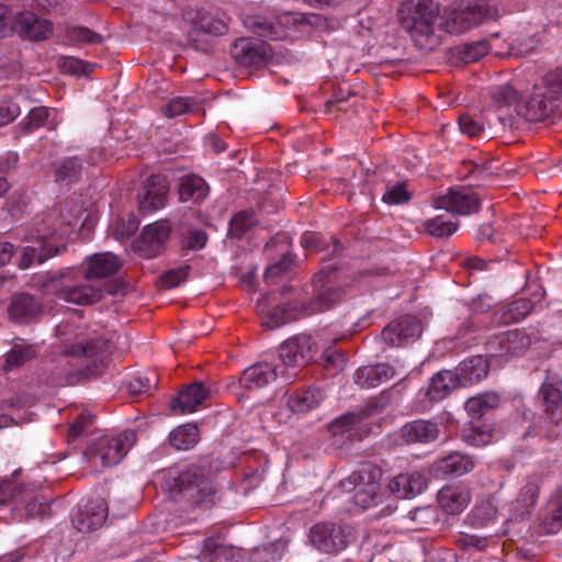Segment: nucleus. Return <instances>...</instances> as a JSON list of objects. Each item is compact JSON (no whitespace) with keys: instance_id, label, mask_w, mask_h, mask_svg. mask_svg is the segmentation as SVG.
Wrapping results in <instances>:
<instances>
[{"instance_id":"6e6552de","label":"nucleus","mask_w":562,"mask_h":562,"mask_svg":"<svg viewBox=\"0 0 562 562\" xmlns=\"http://www.w3.org/2000/svg\"><path fill=\"white\" fill-rule=\"evenodd\" d=\"M313 296L308 302L300 301L304 316H311L315 313L325 312L340 302L344 296L341 288L330 283L328 274L326 278L323 271L318 272L313 279Z\"/></svg>"},{"instance_id":"7ed1b4c3","label":"nucleus","mask_w":562,"mask_h":562,"mask_svg":"<svg viewBox=\"0 0 562 562\" xmlns=\"http://www.w3.org/2000/svg\"><path fill=\"white\" fill-rule=\"evenodd\" d=\"M400 23L422 50H432L445 34V18L434 0H405L400 9Z\"/></svg>"},{"instance_id":"4be33fe9","label":"nucleus","mask_w":562,"mask_h":562,"mask_svg":"<svg viewBox=\"0 0 562 562\" xmlns=\"http://www.w3.org/2000/svg\"><path fill=\"white\" fill-rule=\"evenodd\" d=\"M426 486V479L418 472L398 474L387 485L390 493L397 498L414 497L420 494Z\"/></svg>"},{"instance_id":"ddd939ff","label":"nucleus","mask_w":562,"mask_h":562,"mask_svg":"<svg viewBox=\"0 0 562 562\" xmlns=\"http://www.w3.org/2000/svg\"><path fill=\"white\" fill-rule=\"evenodd\" d=\"M268 294L258 300L257 308L261 315V323L268 329H274L289 322L304 317L299 300L278 305L271 310H267Z\"/></svg>"},{"instance_id":"603ef678","label":"nucleus","mask_w":562,"mask_h":562,"mask_svg":"<svg viewBox=\"0 0 562 562\" xmlns=\"http://www.w3.org/2000/svg\"><path fill=\"white\" fill-rule=\"evenodd\" d=\"M199 30L213 36H220L227 32V22L222 18L207 14L201 18Z\"/></svg>"},{"instance_id":"c756f323","label":"nucleus","mask_w":562,"mask_h":562,"mask_svg":"<svg viewBox=\"0 0 562 562\" xmlns=\"http://www.w3.org/2000/svg\"><path fill=\"white\" fill-rule=\"evenodd\" d=\"M438 502L448 514L456 515L464 510L468 506L470 493L464 488L443 487L439 491Z\"/></svg>"},{"instance_id":"aec40b11","label":"nucleus","mask_w":562,"mask_h":562,"mask_svg":"<svg viewBox=\"0 0 562 562\" xmlns=\"http://www.w3.org/2000/svg\"><path fill=\"white\" fill-rule=\"evenodd\" d=\"M15 29L19 35L33 42L45 41L53 34V23L33 12H23L16 16Z\"/></svg>"},{"instance_id":"a18cd8bd","label":"nucleus","mask_w":562,"mask_h":562,"mask_svg":"<svg viewBox=\"0 0 562 562\" xmlns=\"http://www.w3.org/2000/svg\"><path fill=\"white\" fill-rule=\"evenodd\" d=\"M66 40L74 45L99 44L102 36L83 26H68L65 31Z\"/></svg>"},{"instance_id":"6ab92c4d","label":"nucleus","mask_w":562,"mask_h":562,"mask_svg":"<svg viewBox=\"0 0 562 562\" xmlns=\"http://www.w3.org/2000/svg\"><path fill=\"white\" fill-rule=\"evenodd\" d=\"M310 540L316 549L327 553L337 552L347 546L341 529L330 522L313 526L310 531Z\"/></svg>"},{"instance_id":"1a4fd4ad","label":"nucleus","mask_w":562,"mask_h":562,"mask_svg":"<svg viewBox=\"0 0 562 562\" xmlns=\"http://www.w3.org/2000/svg\"><path fill=\"white\" fill-rule=\"evenodd\" d=\"M231 55L240 66L260 67L272 58L273 50L265 41L240 37L232 44Z\"/></svg>"},{"instance_id":"09e8293b","label":"nucleus","mask_w":562,"mask_h":562,"mask_svg":"<svg viewBox=\"0 0 562 562\" xmlns=\"http://www.w3.org/2000/svg\"><path fill=\"white\" fill-rule=\"evenodd\" d=\"M55 254L56 250H53L52 248L46 249L45 247H25L23 249L19 266L20 268L25 269L35 261L38 263L44 262L47 258L54 256Z\"/></svg>"},{"instance_id":"412c9836","label":"nucleus","mask_w":562,"mask_h":562,"mask_svg":"<svg viewBox=\"0 0 562 562\" xmlns=\"http://www.w3.org/2000/svg\"><path fill=\"white\" fill-rule=\"evenodd\" d=\"M474 468L473 459L468 454L460 452H452L439 460L431 465V473L436 477H442L447 475L460 476L469 473Z\"/></svg>"},{"instance_id":"f03ea898","label":"nucleus","mask_w":562,"mask_h":562,"mask_svg":"<svg viewBox=\"0 0 562 562\" xmlns=\"http://www.w3.org/2000/svg\"><path fill=\"white\" fill-rule=\"evenodd\" d=\"M121 265L120 259L111 252L95 254L89 258L80 277L67 269L47 274L41 288L46 294H55L67 303L94 304L103 299L101 283L95 280L114 274Z\"/></svg>"},{"instance_id":"37998d69","label":"nucleus","mask_w":562,"mask_h":562,"mask_svg":"<svg viewBox=\"0 0 562 562\" xmlns=\"http://www.w3.org/2000/svg\"><path fill=\"white\" fill-rule=\"evenodd\" d=\"M539 496V486L535 482H528L525 484L514 504L515 510L518 516H524L529 513V508L532 507Z\"/></svg>"},{"instance_id":"e433bc0d","label":"nucleus","mask_w":562,"mask_h":562,"mask_svg":"<svg viewBox=\"0 0 562 562\" xmlns=\"http://www.w3.org/2000/svg\"><path fill=\"white\" fill-rule=\"evenodd\" d=\"M207 193L205 181L196 176L184 178L179 187V198L183 202L199 201Z\"/></svg>"},{"instance_id":"4d7b16f0","label":"nucleus","mask_w":562,"mask_h":562,"mask_svg":"<svg viewBox=\"0 0 562 562\" xmlns=\"http://www.w3.org/2000/svg\"><path fill=\"white\" fill-rule=\"evenodd\" d=\"M49 113V110L45 106L32 109L26 119L24 120V128L29 132H32L45 125V123L48 120Z\"/></svg>"},{"instance_id":"c9c22d12","label":"nucleus","mask_w":562,"mask_h":562,"mask_svg":"<svg viewBox=\"0 0 562 562\" xmlns=\"http://www.w3.org/2000/svg\"><path fill=\"white\" fill-rule=\"evenodd\" d=\"M499 405V397L496 393H484L469 398L465 403L468 414L480 419L487 411L496 408Z\"/></svg>"},{"instance_id":"f8f14e48","label":"nucleus","mask_w":562,"mask_h":562,"mask_svg":"<svg viewBox=\"0 0 562 562\" xmlns=\"http://www.w3.org/2000/svg\"><path fill=\"white\" fill-rule=\"evenodd\" d=\"M481 200L471 189H450L446 194L435 200L437 209L446 210L458 215H469L477 212Z\"/></svg>"},{"instance_id":"423d86ee","label":"nucleus","mask_w":562,"mask_h":562,"mask_svg":"<svg viewBox=\"0 0 562 562\" xmlns=\"http://www.w3.org/2000/svg\"><path fill=\"white\" fill-rule=\"evenodd\" d=\"M382 475V470L378 467H363L341 481V486L353 491L356 505L363 509L370 508L383 502Z\"/></svg>"},{"instance_id":"f704fd0d","label":"nucleus","mask_w":562,"mask_h":562,"mask_svg":"<svg viewBox=\"0 0 562 562\" xmlns=\"http://www.w3.org/2000/svg\"><path fill=\"white\" fill-rule=\"evenodd\" d=\"M323 400L322 393L316 389H308L290 395L288 406L295 413H305L316 407Z\"/></svg>"},{"instance_id":"473e14b6","label":"nucleus","mask_w":562,"mask_h":562,"mask_svg":"<svg viewBox=\"0 0 562 562\" xmlns=\"http://www.w3.org/2000/svg\"><path fill=\"white\" fill-rule=\"evenodd\" d=\"M530 345V338L521 330H508L501 336L499 346L505 355L516 357L524 353Z\"/></svg>"},{"instance_id":"bb28decb","label":"nucleus","mask_w":562,"mask_h":562,"mask_svg":"<svg viewBox=\"0 0 562 562\" xmlns=\"http://www.w3.org/2000/svg\"><path fill=\"white\" fill-rule=\"evenodd\" d=\"M461 386L462 384L456 371L441 370L430 379L426 396L431 401H440L450 394L451 391Z\"/></svg>"},{"instance_id":"f3484780","label":"nucleus","mask_w":562,"mask_h":562,"mask_svg":"<svg viewBox=\"0 0 562 562\" xmlns=\"http://www.w3.org/2000/svg\"><path fill=\"white\" fill-rule=\"evenodd\" d=\"M167 192L165 179L160 176H150L137 195L139 212L146 215L161 209L166 203Z\"/></svg>"},{"instance_id":"49530a36","label":"nucleus","mask_w":562,"mask_h":562,"mask_svg":"<svg viewBox=\"0 0 562 562\" xmlns=\"http://www.w3.org/2000/svg\"><path fill=\"white\" fill-rule=\"evenodd\" d=\"M255 224L256 220L251 213L239 212L231 220L228 235L233 238H240Z\"/></svg>"},{"instance_id":"8fccbe9b","label":"nucleus","mask_w":562,"mask_h":562,"mask_svg":"<svg viewBox=\"0 0 562 562\" xmlns=\"http://www.w3.org/2000/svg\"><path fill=\"white\" fill-rule=\"evenodd\" d=\"M189 266L170 269L164 272L158 280V286L164 290L178 286L187 280L189 274Z\"/></svg>"},{"instance_id":"9d476101","label":"nucleus","mask_w":562,"mask_h":562,"mask_svg":"<svg viewBox=\"0 0 562 562\" xmlns=\"http://www.w3.org/2000/svg\"><path fill=\"white\" fill-rule=\"evenodd\" d=\"M65 346L61 350V357L86 358L93 362H103L110 352V341L103 337L95 336L90 339H78L75 341L70 337L64 339Z\"/></svg>"},{"instance_id":"b1692460","label":"nucleus","mask_w":562,"mask_h":562,"mask_svg":"<svg viewBox=\"0 0 562 562\" xmlns=\"http://www.w3.org/2000/svg\"><path fill=\"white\" fill-rule=\"evenodd\" d=\"M210 394L211 390L206 389L202 382H193L172 400L171 409H178L181 414L193 413Z\"/></svg>"},{"instance_id":"72a5a7b5","label":"nucleus","mask_w":562,"mask_h":562,"mask_svg":"<svg viewBox=\"0 0 562 562\" xmlns=\"http://www.w3.org/2000/svg\"><path fill=\"white\" fill-rule=\"evenodd\" d=\"M199 439V429L192 424L179 426L169 435L170 445L177 450H189L198 443Z\"/></svg>"},{"instance_id":"a878e982","label":"nucleus","mask_w":562,"mask_h":562,"mask_svg":"<svg viewBox=\"0 0 562 562\" xmlns=\"http://www.w3.org/2000/svg\"><path fill=\"white\" fill-rule=\"evenodd\" d=\"M42 312V304L31 294L19 293L12 297L8 307L10 318L15 322H27L37 317Z\"/></svg>"},{"instance_id":"0e129e2a","label":"nucleus","mask_w":562,"mask_h":562,"mask_svg":"<svg viewBox=\"0 0 562 562\" xmlns=\"http://www.w3.org/2000/svg\"><path fill=\"white\" fill-rule=\"evenodd\" d=\"M138 227V222L135 218L128 220L125 224L124 221H117L112 227V234L115 239L123 240L133 235Z\"/></svg>"},{"instance_id":"39448f33","label":"nucleus","mask_w":562,"mask_h":562,"mask_svg":"<svg viewBox=\"0 0 562 562\" xmlns=\"http://www.w3.org/2000/svg\"><path fill=\"white\" fill-rule=\"evenodd\" d=\"M136 442V432L125 430L115 437L95 439L86 450L85 457L95 471L117 464Z\"/></svg>"},{"instance_id":"58836bf2","label":"nucleus","mask_w":562,"mask_h":562,"mask_svg":"<svg viewBox=\"0 0 562 562\" xmlns=\"http://www.w3.org/2000/svg\"><path fill=\"white\" fill-rule=\"evenodd\" d=\"M487 41L464 43L453 48V54L464 64L475 63L488 53Z\"/></svg>"},{"instance_id":"5701e85b","label":"nucleus","mask_w":562,"mask_h":562,"mask_svg":"<svg viewBox=\"0 0 562 562\" xmlns=\"http://www.w3.org/2000/svg\"><path fill=\"white\" fill-rule=\"evenodd\" d=\"M277 367L269 362H258L243 371L239 383L249 391L265 387L277 379Z\"/></svg>"},{"instance_id":"f257e3e1","label":"nucleus","mask_w":562,"mask_h":562,"mask_svg":"<svg viewBox=\"0 0 562 562\" xmlns=\"http://www.w3.org/2000/svg\"><path fill=\"white\" fill-rule=\"evenodd\" d=\"M492 98L499 106L497 116L486 122L493 133L519 128L521 123L546 121L562 106V66L546 72L527 98H520L510 85L496 87Z\"/></svg>"},{"instance_id":"a211bd4d","label":"nucleus","mask_w":562,"mask_h":562,"mask_svg":"<svg viewBox=\"0 0 562 562\" xmlns=\"http://www.w3.org/2000/svg\"><path fill=\"white\" fill-rule=\"evenodd\" d=\"M109 515L108 503L102 497L90 499L82 509L75 515L72 524L80 532H90L100 528Z\"/></svg>"},{"instance_id":"0eeeda50","label":"nucleus","mask_w":562,"mask_h":562,"mask_svg":"<svg viewBox=\"0 0 562 562\" xmlns=\"http://www.w3.org/2000/svg\"><path fill=\"white\" fill-rule=\"evenodd\" d=\"M497 7L491 0H471L468 4L445 19L446 33H462L486 21L497 20Z\"/></svg>"},{"instance_id":"5fc2aeb1","label":"nucleus","mask_w":562,"mask_h":562,"mask_svg":"<svg viewBox=\"0 0 562 562\" xmlns=\"http://www.w3.org/2000/svg\"><path fill=\"white\" fill-rule=\"evenodd\" d=\"M542 525L548 533H555L562 528V502L552 504V508L544 517Z\"/></svg>"},{"instance_id":"13d9d810","label":"nucleus","mask_w":562,"mask_h":562,"mask_svg":"<svg viewBox=\"0 0 562 562\" xmlns=\"http://www.w3.org/2000/svg\"><path fill=\"white\" fill-rule=\"evenodd\" d=\"M458 123L461 133L470 137L480 136L485 132V124L480 123L470 114L460 115Z\"/></svg>"},{"instance_id":"393cba45","label":"nucleus","mask_w":562,"mask_h":562,"mask_svg":"<svg viewBox=\"0 0 562 562\" xmlns=\"http://www.w3.org/2000/svg\"><path fill=\"white\" fill-rule=\"evenodd\" d=\"M456 373L462 384L467 386L485 379L490 372L488 359L482 355L464 359L456 368Z\"/></svg>"},{"instance_id":"20e7f679","label":"nucleus","mask_w":562,"mask_h":562,"mask_svg":"<svg viewBox=\"0 0 562 562\" xmlns=\"http://www.w3.org/2000/svg\"><path fill=\"white\" fill-rule=\"evenodd\" d=\"M167 485L181 501L192 506L209 508L214 504L215 490L200 467H190L176 475L169 473Z\"/></svg>"},{"instance_id":"052dcab7","label":"nucleus","mask_w":562,"mask_h":562,"mask_svg":"<svg viewBox=\"0 0 562 562\" xmlns=\"http://www.w3.org/2000/svg\"><path fill=\"white\" fill-rule=\"evenodd\" d=\"M250 562H277L281 554L274 544H268L262 548H256L250 553Z\"/></svg>"},{"instance_id":"79ce46f5","label":"nucleus","mask_w":562,"mask_h":562,"mask_svg":"<svg viewBox=\"0 0 562 562\" xmlns=\"http://www.w3.org/2000/svg\"><path fill=\"white\" fill-rule=\"evenodd\" d=\"M36 356L34 346L24 344H14L8 352L4 369L12 370L19 368Z\"/></svg>"},{"instance_id":"9b49d317","label":"nucleus","mask_w":562,"mask_h":562,"mask_svg":"<svg viewBox=\"0 0 562 562\" xmlns=\"http://www.w3.org/2000/svg\"><path fill=\"white\" fill-rule=\"evenodd\" d=\"M423 333L422 322L411 315H405L386 325L381 335L390 347H400L408 341H414Z\"/></svg>"},{"instance_id":"4468645a","label":"nucleus","mask_w":562,"mask_h":562,"mask_svg":"<svg viewBox=\"0 0 562 562\" xmlns=\"http://www.w3.org/2000/svg\"><path fill=\"white\" fill-rule=\"evenodd\" d=\"M539 396L544 407L546 418L554 425L562 422V379L555 373L548 372Z\"/></svg>"},{"instance_id":"7c9ffc66","label":"nucleus","mask_w":562,"mask_h":562,"mask_svg":"<svg viewBox=\"0 0 562 562\" xmlns=\"http://www.w3.org/2000/svg\"><path fill=\"white\" fill-rule=\"evenodd\" d=\"M9 499H13L16 504L30 501V504H27L29 516H34L37 506H40L37 502H33V492L30 488L5 481L0 485V504H5Z\"/></svg>"},{"instance_id":"c85d7f7f","label":"nucleus","mask_w":562,"mask_h":562,"mask_svg":"<svg viewBox=\"0 0 562 562\" xmlns=\"http://www.w3.org/2000/svg\"><path fill=\"white\" fill-rule=\"evenodd\" d=\"M244 25L256 35L265 40H281L285 36V30L274 20L265 16L251 15L244 20Z\"/></svg>"},{"instance_id":"ea45409f","label":"nucleus","mask_w":562,"mask_h":562,"mask_svg":"<svg viewBox=\"0 0 562 562\" xmlns=\"http://www.w3.org/2000/svg\"><path fill=\"white\" fill-rule=\"evenodd\" d=\"M203 552L210 562H229L234 558V549L225 546L220 538H207Z\"/></svg>"},{"instance_id":"cd10ccee","label":"nucleus","mask_w":562,"mask_h":562,"mask_svg":"<svg viewBox=\"0 0 562 562\" xmlns=\"http://www.w3.org/2000/svg\"><path fill=\"white\" fill-rule=\"evenodd\" d=\"M401 434L407 443H427L437 439L439 429L432 422L418 419L404 425Z\"/></svg>"},{"instance_id":"338daca9","label":"nucleus","mask_w":562,"mask_h":562,"mask_svg":"<svg viewBox=\"0 0 562 562\" xmlns=\"http://www.w3.org/2000/svg\"><path fill=\"white\" fill-rule=\"evenodd\" d=\"M61 67L65 72H69L76 76L87 75L89 65L77 58H66Z\"/></svg>"},{"instance_id":"774afa93","label":"nucleus","mask_w":562,"mask_h":562,"mask_svg":"<svg viewBox=\"0 0 562 562\" xmlns=\"http://www.w3.org/2000/svg\"><path fill=\"white\" fill-rule=\"evenodd\" d=\"M150 387V381L146 376H136L132 379L127 384V390L133 395L148 393Z\"/></svg>"},{"instance_id":"dca6fc26","label":"nucleus","mask_w":562,"mask_h":562,"mask_svg":"<svg viewBox=\"0 0 562 562\" xmlns=\"http://www.w3.org/2000/svg\"><path fill=\"white\" fill-rule=\"evenodd\" d=\"M169 235L170 225L167 221L149 224L144 228L140 238L136 241V249L144 257H156L164 249Z\"/></svg>"},{"instance_id":"e2e57ef3","label":"nucleus","mask_w":562,"mask_h":562,"mask_svg":"<svg viewBox=\"0 0 562 562\" xmlns=\"http://www.w3.org/2000/svg\"><path fill=\"white\" fill-rule=\"evenodd\" d=\"M497 509L491 502H482L480 505L475 506L472 512L473 519H475L480 525H483L490 520H493L496 517Z\"/></svg>"},{"instance_id":"6e6d98bb","label":"nucleus","mask_w":562,"mask_h":562,"mask_svg":"<svg viewBox=\"0 0 562 562\" xmlns=\"http://www.w3.org/2000/svg\"><path fill=\"white\" fill-rule=\"evenodd\" d=\"M411 199L409 193L406 190L404 183H395L389 186L383 194V202L386 204H400L405 203Z\"/></svg>"},{"instance_id":"680f3d73","label":"nucleus","mask_w":562,"mask_h":562,"mask_svg":"<svg viewBox=\"0 0 562 562\" xmlns=\"http://www.w3.org/2000/svg\"><path fill=\"white\" fill-rule=\"evenodd\" d=\"M207 236L202 229H190L182 239V247L189 250H200L205 246Z\"/></svg>"},{"instance_id":"2f4dec72","label":"nucleus","mask_w":562,"mask_h":562,"mask_svg":"<svg viewBox=\"0 0 562 562\" xmlns=\"http://www.w3.org/2000/svg\"><path fill=\"white\" fill-rule=\"evenodd\" d=\"M55 181L61 187H68L79 180L82 172L81 162L75 158H65L54 164Z\"/></svg>"},{"instance_id":"864d4df0","label":"nucleus","mask_w":562,"mask_h":562,"mask_svg":"<svg viewBox=\"0 0 562 562\" xmlns=\"http://www.w3.org/2000/svg\"><path fill=\"white\" fill-rule=\"evenodd\" d=\"M194 103L189 98L177 97L171 99L164 108L162 113L165 116L172 119L192 111Z\"/></svg>"},{"instance_id":"a19ab883","label":"nucleus","mask_w":562,"mask_h":562,"mask_svg":"<svg viewBox=\"0 0 562 562\" xmlns=\"http://www.w3.org/2000/svg\"><path fill=\"white\" fill-rule=\"evenodd\" d=\"M425 231L431 236L438 238L449 237L459 228L458 221L446 220L445 216L438 215L425 222Z\"/></svg>"},{"instance_id":"69168bd1","label":"nucleus","mask_w":562,"mask_h":562,"mask_svg":"<svg viewBox=\"0 0 562 562\" xmlns=\"http://www.w3.org/2000/svg\"><path fill=\"white\" fill-rule=\"evenodd\" d=\"M93 416L88 413L80 414L77 419L71 424L69 429V438L75 439L80 435L88 431L89 425L92 423Z\"/></svg>"},{"instance_id":"c03bdc74","label":"nucleus","mask_w":562,"mask_h":562,"mask_svg":"<svg viewBox=\"0 0 562 562\" xmlns=\"http://www.w3.org/2000/svg\"><path fill=\"white\" fill-rule=\"evenodd\" d=\"M366 417L367 414L363 411L347 413L336 418L330 424L329 430L334 436L342 435L358 428Z\"/></svg>"},{"instance_id":"3c124183","label":"nucleus","mask_w":562,"mask_h":562,"mask_svg":"<svg viewBox=\"0 0 562 562\" xmlns=\"http://www.w3.org/2000/svg\"><path fill=\"white\" fill-rule=\"evenodd\" d=\"M408 518L413 521V529L425 530L436 521V514L431 507H417L408 513Z\"/></svg>"},{"instance_id":"4c0bfd02","label":"nucleus","mask_w":562,"mask_h":562,"mask_svg":"<svg viewBox=\"0 0 562 562\" xmlns=\"http://www.w3.org/2000/svg\"><path fill=\"white\" fill-rule=\"evenodd\" d=\"M461 438L470 446H485L492 439V430L481 423L470 422L461 430Z\"/></svg>"},{"instance_id":"2eb2a0df","label":"nucleus","mask_w":562,"mask_h":562,"mask_svg":"<svg viewBox=\"0 0 562 562\" xmlns=\"http://www.w3.org/2000/svg\"><path fill=\"white\" fill-rule=\"evenodd\" d=\"M310 336L288 339L279 348V358L285 367H302L314 359L316 351Z\"/></svg>"},{"instance_id":"bf43d9fd","label":"nucleus","mask_w":562,"mask_h":562,"mask_svg":"<svg viewBox=\"0 0 562 562\" xmlns=\"http://www.w3.org/2000/svg\"><path fill=\"white\" fill-rule=\"evenodd\" d=\"M373 366L362 367L355 373V383L361 389L376 387L380 385Z\"/></svg>"},{"instance_id":"de8ad7c7","label":"nucleus","mask_w":562,"mask_h":562,"mask_svg":"<svg viewBox=\"0 0 562 562\" xmlns=\"http://www.w3.org/2000/svg\"><path fill=\"white\" fill-rule=\"evenodd\" d=\"M533 303L529 299H518L508 305L507 312L504 315V322H519L531 313Z\"/></svg>"}]
</instances>
